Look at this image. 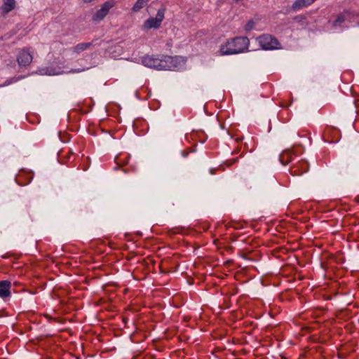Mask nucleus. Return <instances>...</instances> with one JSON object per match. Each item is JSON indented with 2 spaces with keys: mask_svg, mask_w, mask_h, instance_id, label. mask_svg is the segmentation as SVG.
Wrapping results in <instances>:
<instances>
[{
  "mask_svg": "<svg viewBox=\"0 0 359 359\" xmlns=\"http://www.w3.org/2000/svg\"><path fill=\"white\" fill-rule=\"evenodd\" d=\"M250 40L247 36H236L222 44L219 51L222 54H236L248 50Z\"/></svg>",
  "mask_w": 359,
  "mask_h": 359,
  "instance_id": "nucleus-1",
  "label": "nucleus"
},
{
  "mask_svg": "<svg viewBox=\"0 0 359 359\" xmlns=\"http://www.w3.org/2000/svg\"><path fill=\"white\" fill-rule=\"evenodd\" d=\"M257 41L263 49H278L280 48L278 39L274 38L272 35H261L257 38Z\"/></svg>",
  "mask_w": 359,
  "mask_h": 359,
  "instance_id": "nucleus-2",
  "label": "nucleus"
},
{
  "mask_svg": "<svg viewBox=\"0 0 359 359\" xmlns=\"http://www.w3.org/2000/svg\"><path fill=\"white\" fill-rule=\"evenodd\" d=\"M114 5V1H105L102 5L100 10L93 15L92 20L94 21V22H100V21H102Z\"/></svg>",
  "mask_w": 359,
  "mask_h": 359,
  "instance_id": "nucleus-3",
  "label": "nucleus"
},
{
  "mask_svg": "<svg viewBox=\"0 0 359 359\" xmlns=\"http://www.w3.org/2000/svg\"><path fill=\"white\" fill-rule=\"evenodd\" d=\"M165 17V8H161L157 11L155 18H149L144 21V26L147 29H151V27H159Z\"/></svg>",
  "mask_w": 359,
  "mask_h": 359,
  "instance_id": "nucleus-4",
  "label": "nucleus"
},
{
  "mask_svg": "<svg viewBox=\"0 0 359 359\" xmlns=\"http://www.w3.org/2000/svg\"><path fill=\"white\" fill-rule=\"evenodd\" d=\"M142 62L143 65L149 66V67H155L156 69H163L165 66L163 65V60L158 59V57H155V56H149V55L143 56Z\"/></svg>",
  "mask_w": 359,
  "mask_h": 359,
  "instance_id": "nucleus-5",
  "label": "nucleus"
},
{
  "mask_svg": "<svg viewBox=\"0 0 359 359\" xmlns=\"http://www.w3.org/2000/svg\"><path fill=\"white\" fill-rule=\"evenodd\" d=\"M33 59V55L30 50L23 48L18 51L17 55V61L20 66H27L31 64Z\"/></svg>",
  "mask_w": 359,
  "mask_h": 359,
  "instance_id": "nucleus-6",
  "label": "nucleus"
},
{
  "mask_svg": "<svg viewBox=\"0 0 359 359\" xmlns=\"http://www.w3.org/2000/svg\"><path fill=\"white\" fill-rule=\"evenodd\" d=\"M309 169V165L308 161H306V160H299V161H297L290 167V171L292 175H301L303 172L308 171Z\"/></svg>",
  "mask_w": 359,
  "mask_h": 359,
  "instance_id": "nucleus-7",
  "label": "nucleus"
},
{
  "mask_svg": "<svg viewBox=\"0 0 359 359\" xmlns=\"http://www.w3.org/2000/svg\"><path fill=\"white\" fill-rule=\"evenodd\" d=\"M11 283L8 280L0 281V297L6 298V297H10L11 294Z\"/></svg>",
  "mask_w": 359,
  "mask_h": 359,
  "instance_id": "nucleus-8",
  "label": "nucleus"
},
{
  "mask_svg": "<svg viewBox=\"0 0 359 359\" xmlns=\"http://www.w3.org/2000/svg\"><path fill=\"white\" fill-rule=\"evenodd\" d=\"M33 178L32 173L30 172H20L15 177V180L20 184H27V183L31 182Z\"/></svg>",
  "mask_w": 359,
  "mask_h": 359,
  "instance_id": "nucleus-9",
  "label": "nucleus"
},
{
  "mask_svg": "<svg viewBox=\"0 0 359 359\" xmlns=\"http://www.w3.org/2000/svg\"><path fill=\"white\" fill-rule=\"evenodd\" d=\"M16 6L15 0H4V3L1 7V10L3 14H7V13L13 11Z\"/></svg>",
  "mask_w": 359,
  "mask_h": 359,
  "instance_id": "nucleus-10",
  "label": "nucleus"
},
{
  "mask_svg": "<svg viewBox=\"0 0 359 359\" xmlns=\"http://www.w3.org/2000/svg\"><path fill=\"white\" fill-rule=\"evenodd\" d=\"M279 159L281 163L286 165V163H288V162H290V161L293 159L292 151H291V149H285V151H283L280 154Z\"/></svg>",
  "mask_w": 359,
  "mask_h": 359,
  "instance_id": "nucleus-11",
  "label": "nucleus"
},
{
  "mask_svg": "<svg viewBox=\"0 0 359 359\" xmlns=\"http://www.w3.org/2000/svg\"><path fill=\"white\" fill-rule=\"evenodd\" d=\"M316 0H295L292 5V8L294 11H299L302 8L309 6L311 4H313Z\"/></svg>",
  "mask_w": 359,
  "mask_h": 359,
  "instance_id": "nucleus-12",
  "label": "nucleus"
},
{
  "mask_svg": "<svg viewBox=\"0 0 359 359\" xmlns=\"http://www.w3.org/2000/svg\"><path fill=\"white\" fill-rule=\"evenodd\" d=\"M92 45V43H90V41H87L86 43H79L76 46H74L72 48V50L76 53H81V51L86 50V49L90 48Z\"/></svg>",
  "mask_w": 359,
  "mask_h": 359,
  "instance_id": "nucleus-13",
  "label": "nucleus"
},
{
  "mask_svg": "<svg viewBox=\"0 0 359 359\" xmlns=\"http://www.w3.org/2000/svg\"><path fill=\"white\" fill-rule=\"evenodd\" d=\"M149 0H137L133 5L132 10L133 12H138L142 8H144L145 5H147Z\"/></svg>",
  "mask_w": 359,
  "mask_h": 359,
  "instance_id": "nucleus-14",
  "label": "nucleus"
},
{
  "mask_svg": "<svg viewBox=\"0 0 359 359\" xmlns=\"http://www.w3.org/2000/svg\"><path fill=\"white\" fill-rule=\"evenodd\" d=\"M346 18L343 13H341L340 15H338L336 20L334 22V26H337V25L341 24V22H344L345 21Z\"/></svg>",
  "mask_w": 359,
  "mask_h": 359,
  "instance_id": "nucleus-15",
  "label": "nucleus"
},
{
  "mask_svg": "<svg viewBox=\"0 0 359 359\" xmlns=\"http://www.w3.org/2000/svg\"><path fill=\"white\" fill-rule=\"evenodd\" d=\"M255 25L254 20H248V22L245 25V30H252L253 29L254 25Z\"/></svg>",
  "mask_w": 359,
  "mask_h": 359,
  "instance_id": "nucleus-16",
  "label": "nucleus"
},
{
  "mask_svg": "<svg viewBox=\"0 0 359 359\" xmlns=\"http://www.w3.org/2000/svg\"><path fill=\"white\" fill-rule=\"evenodd\" d=\"M83 69H81V68H74L73 69H71V73H79V72H82Z\"/></svg>",
  "mask_w": 359,
  "mask_h": 359,
  "instance_id": "nucleus-17",
  "label": "nucleus"
},
{
  "mask_svg": "<svg viewBox=\"0 0 359 359\" xmlns=\"http://www.w3.org/2000/svg\"><path fill=\"white\" fill-rule=\"evenodd\" d=\"M170 60H172L170 56H165L164 57V61H170Z\"/></svg>",
  "mask_w": 359,
  "mask_h": 359,
  "instance_id": "nucleus-18",
  "label": "nucleus"
},
{
  "mask_svg": "<svg viewBox=\"0 0 359 359\" xmlns=\"http://www.w3.org/2000/svg\"><path fill=\"white\" fill-rule=\"evenodd\" d=\"M118 160H119V157H116V161L117 162H118Z\"/></svg>",
  "mask_w": 359,
  "mask_h": 359,
  "instance_id": "nucleus-19",
  "label": "nucleus"
},
{
  "mask_svg": "<svg viewBox=\"0 0 359 359\" xmlns=\"http://www.w3.org/2000/svg\"><path fill=\"white\" fill-rule=\"evenodd\" d=\"M74 359H82V358H81V357H76ZM84 359H86V358H84Z\"/></svg>",
  "mask_w": 359,
  "mask_h": 359,
  "instance_id": "nucleus-20",
  "label": "nucleus"
},
{
  "mask_svg": "<svg viewBox=\"0 0 359 359\" xmlns=\"http://www.w3.org/2000/svg\"><path fill=\"white\" fill-rule=\"evenodd\" d=\"M84 2H90V1H92V0H83Z\"/></svg>",
  "mask_w": 359,
  "mask_h": 359,
  "instance_id": "nucleus-21",
  "label": "nucleus"
},
{
  "mask_svg": "<svg viewBox=\"0 0 359 359\" xmlns=\"http://www.w3.org/2000/svg\"><path fill=\"white\" fill-rule=\"evenodd\" d=\"M235 1H241V0H235Z\"/></svg>",
  "mask_w": 359,
  "mask_h": 359,
  "instance_id": "nucleus-22",
  "label": "nucleus"
}]
</instances>
